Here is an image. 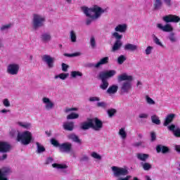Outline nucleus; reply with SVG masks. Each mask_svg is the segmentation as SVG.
I'll return each instance as SVG.
<instances>
[{
  "instance_id": "1",
  "label": "nucleus",
  "mask_w": 180,
  "mask_h": 180,
  "mask_svg": "<svg viewBox=\"0 0 180 180\" xmlns=\"http://www.w3.org/2000/svg\"><path fill=\"white\" fill-rule=\"evenodd\" d=\"M82 11L84 15L87 16V18H90L86 21V24L87 25H91L94 19H98V18H100L102 13H105V10L98 6V5H94L92 8H90L86 6H83L82 7Z\"/></svg>"
},
{
  "instance_id": "2",
  "label": "nucleus",
  "mask_w": 180,
  "mask_h": 180,
  "mask_svg": "<svg viewBox=\"0 0 180 180\" xmlns=\"http://www.w3.org/2000/svg\"><path fill=\"white\" fill-rule=\"evenodd\" d=\"M82 130H89L92 129L95 131H99L103 127V122L98 117L89 118L87 122H84L81 124Z\"/></svg>"
},
{
  "instance_id": "3",
  "label": "nucleus",
  "mask_w": 180,
  "mask_h": 180,
  "mask_svg": "<svg viewBox=\"0 0 180 180\" xmlns=\"http://www.w3.org/2000/svg\"><path fill=\"white\" fill-rule=\"evenodd\" d=\"M117 81L118 82L125 81L121 86V92L122 94H129V92H130V89H131V81H133V76L123 73L117 77Z\"/></svg>"
},
{
  "instance_id": "4",
  "label": "nucleus",
  "mask_w": 180,
  "mask_h": 180,
  "mask_svg": "<svg viewBox=\"0 0 180 180\" xmlns=\"http://www.w3.org/2000/svg\"><path fill=\"white\" fill-rule=\"evenodd\" d=\"M32 133L29 131H25L20 134V132L18 133L17 141H20L21 144L23 146H27V144H30L32 141Z\"/></svg>"
},
{
  "instance_id": "5",
  "label": "nucleus",
  "mask_w": 180,
  "mask_h": 180,
  "mask_svg": "<svg viewBox=\"0 0 180 180\" xmlns=\"http://www.w3.org/2000/svg\"><path fill=\"white\" fill-rule=\"evenodd\" d=\"M46 19L41 15L37 14L34 15L33 18V27L36 30V29H39V27H41L44 23Z\"/></svg>"
},
{
  "instance_id": "6",
  "label": "nucleus",
  "mask_w": 180,
  "mask_h": 180,
  "mask_svg": "<svg viewBox=\"0 0 180 180\" xmlns=\"http://www.w3.org/2000/svg\"><path fill=\"white\" fill-rule=\"evenodd\" d=\"M115 176H124L129 174V171L127 169L122 167H117L113 166L112 167Z\"/></svg>"
},
{
  "instance_id": "7",
  "label": "nucleus",
  "mask_w": 180,
  "mask_h": 180,
  "mask_svg": "<svg viewBox=\"0 0 180 180\" xmlns=\"http://www.w3.org/2000/svg\"><path fill=\"white\" fill-rule=\"evenodd\" d=\"M162 19L166 23H178L180 21L179 16L172 14L164 16Z\"/></svg>"
},
{
  "instance_id": "8",
  "label": "nucleus",
  "mask_w": 180,
  "mask_h": 180,
  "mask_svg": "<svg viewBox=\"0 0 180 180\" xmlns=\"http://www.w3.org/2000/svg\"><path fill=\"white\" fill-rule=\"evenodd\" d=\"M116 75V70H111L105 72H101L98 75L100 79H108V78H112V77Z\"/></svg>"
},
{
  "instance_id": "9",
  "label": "nucleus",
  "mask_w": 180,
  "mask_h": 180,
  "mask_svg": "<svg viewBox=\"0 0 180 180\" xmlns=\"http://www.w3.org/2000/svg\"><path fill=\"white\" fill-rule=\"evenodd\" d=\"M7 72L10 75H18L19 72V65L18 64H10L7 67Z\"/></svg>"
},
{
  "instance_id": "10",
  "label": "nucleus",
  "mask_w": 180,
  "mask_h": 180,
  "mask_svg": "<svg viewBox=\"0 0 180 180\" xmlns=\"http://www.w3.org/2000/svg\"><path fill=\"white\" fill-rule=\"evenodd\" d=\"M42 61L46 63L49 68H53L54 67V58H51L50 55H44L42 56Z\"/></svg>"
},
{
  "instance_id": "11",
  "label": "nucleus",
  "mask_w": 180,
  "mask_h": 180,
  "mask_svg": "<svg viewBox=\"0 0 180 180\" xmlns=\"http://www.w3.org/2000/svg\"><path fill=\"white\" fill-rule=\"evenodd\" d=\"M59 150L62 153H70V151H72V143H63L60 144Z\"/></svg>"
},
{
  "instance_id": "12",
  "label": "nucleus",
  "mask_w": 180,
  "mask_h": 180,
  "mask_svg": "<svg viewBox=\"0 0 180 180\" xmlns=\"http://www.w3.org/2000/svg\"><path fill=\"white\" fill-rule=\"evenodd\" d=\"M11 145L7 142L0 141V153H9Z\"/></svg>"
},
{
  "instance_id": "13",
  "label": "nucleus",
  "mask_w": 180,
  "mask_h": 180,
  "mask_svg": "<svg viewBox=\"0 0 180 180\" xmlns=\"http://www.w3.org/2000/svg\"><path fill=\"white\" fill-rule=\"evenodd\" d=\"M157 27H158V29L160 30H162V32H172V30H174V28L169 24H166L165 26H163L162 24L158 23L157 24Z\"/></svg>"
},
{
  "instance_id": "14",
  "label": "nucleus",
  "mask_w": 180,
  "mask_h": 180,
  "mask_svg": "<svg viewBox=\"0 0 180 180\" xmlns=\"http://www.w3.org/2000/svg\"><path fill=\"white\" fill-rule=\"evenodd\" d=\"M168 130L169 131H172L173 134L175 137H180V128L175 127V124H172L170 126L167 127Z\"/></svg>"
},
{
  "instance_id": "15",
  "label": "nucleus",
  "mask_w": 180,
  "mask_h": 180,
  "mask_svg": "<svg viewBox=\"0 0 180 180\" xmlns=\"http://www.w3.org/2000/svg\"><path fill=\"white\" fill-rule=\"evenodd\" d=\"M156 151L158 153H162V154H168L170 150L169 148H168V146L158 145L156 146Z\"/></svg>"
},
{
  "instance_id": "16",
  "label": "nucleus",
  "mask_w": 180,
  "mask_h": 180,
  "mask_svg": "<svg viewBox=\"0 0 180 180\" xmlns=\"http://www.w3.org/2000/svg\"><path fill=\"white\" fill-rule=\"evenodd\" d=\"M42 101L44 103H46L45 108L47 110H51V109L54 108V103L51 102L50 98L44 97L43 98Z\"/></svg>"
},
{
  "instance_id": "17",
  "label": "nucleus",
  "mask_w": 180,
  "mask_h": 180,
  "mask_svg": "<svg viewBox=\"0 0 180 180\" xmlns=\"http://www.w3.org/2000/svg\"><path fill=\"white\" fill-rule=\"evenodd\" d=\"M174 119H175V114L167 115L163 123V126H168V124H170V123H172V122H174Z\"/></svg>"
},
{
  "instance_id": "18",
  "label": "nucleus",
  "mask_w": 180,
  "mask_h": 180,
  "mask_svg": "<svg viewBox=\"0 0 180 180\" xmlns=\"http://www.w3.org/2000/svg\"><path fill=\"white\" fill-rule=\"evenodd\" d=\"M69 140H72L74 143H77V144H82V140L79 139V137L75 134H70L68 136Z\"/></svg>"
},
{
  "instance_id": "19",
  "label": "nucleus",
  "mask_w": 180,
  "mask_h": 180,
  "mask_svg": "<svg viewBox=\"0 0 180 180\" xmlns=\"http://www.w3.org/2000/svg\"><path fill=\"white\" fill-rule=\"evenodd\" d=\"M109 63V57L106 56L101 58L95 65V68H99L101 65H104L105 64H108Z\"/></svg>"
},
{
  "instance_id": "20",
  "label": "nucleus",
  "mask_w": 180,
  "mask_h": 180,
  "mask_svg": "<svg viewBox=\"0 0 180 180\" xmlns=\"http://www.w3.org/2000/svg\"><path fill=\"white\" fill-rule=\"evenodd\" d=\"M64 130H67L68 131H72L74 130V122H65L63 126Z\"/></svg>"
},
{
  "instance_id": "21",
  "label": "nucleus",
  "mask_w": 180,
  "mask_h": 180,
  "mask_svg": "<svg viewBox=\"0 0 180 180\" xmlns=\"http://www.w3.org/2000/svg\"><path fill=\"white\" fill-rule=\"evenodd\" d=\"M123 46V43H122V41L120 40H116L115 42L114 43V45L112 48L111 51L112 53H115V51H117V50H120V48Z\"/></svg>"
},
{
  "instance_id": "22",
  "label": "nucleus",
  "mask_w": 180,
  "mask_h": 180,
  "mask_svg": "<svg viewBox=\"0 0 180 180\" xmlns=\"http://www.w3.org/2000/svg\"><path fill=\"white\" fill-rule=\"evenodd\" d=\"M162 0H154L153 1V9L154 11H159L162 8Z\"/></svg>"
},
{
  "instance_id": "23",
  "label": "nucleus",
  "mask_w": 180,
  "mask_h": 180,
  "mask_svg": "<svg viewBox=\"0 0 180 180\" xmlns=\"http://www.w3.org/2000/svg\"><path fill=\"white\" fill-rule=\"evenodd\" d=\"M148 157H150V155L147 153L136 154V158H138V160H139L140 161H143V162H146L147 160H148Z\"/></svg>"
},
{
  "instance_id": "24",
  "label": "nucleus",
  "mask_w": 180,
  "mask_h": 180,
  "mask_svg": "<svg viewBox=\"0 0 180 180\" xmlns=\"http://www.w3.org/2000/svg\"><path fill=\"white\" fill-rule=\"evenodd\" d=\"M115 32H119L120 33H124L126 30H127V25L126 24L123 25H118L115 28Z\"/></svg>"
},
{
  "instance_id": "25",
  "label": "nucleus",
  "mask_w": 180,
  "mask_h": 180,
  "mask_svg": "<svg viewBox=\"0 0 180 180\" xmlns=\"http://www.w3.org/2000/svg\"><path fill=\"white\" fill-rule=\"evenodd\" d=\"M117 89H119V86L117 85H112L107 89V94L109 95L116 94V92H117Z\"/></svg>"
},
{
  "instance_id": "26",
  "label": "nucleus",
  "mask_w": 180,
  "mask_h": 180,
  "mask_svg": "<svg viewBox=\"0 0 180 180\" xmlns=\"http://www.w3.org/2000/svg\"><path fill=\"white\" fill-rule=\"evenodd\" d=\"M101 80L102 84L100 85L101 89H103L105 91V89H108V86H109V82L107 81V79H100Z\"/></svg>"
},
{
  "instance_id": "27",
  "label": "nucleus",
  "mask_w": 180,
  "mask_h": 180,
  "mask_svg": "<svg viewBox=\"0 0 180 180\" xmlns=\"http://www.w3.org/2000/svg\"><path fill=\"white\" fill-rule=\"evenodd\" d=\"M137 46L131 44H127L124 46V50H129L130 51H136Z\"/></svg>"
},
{
  "instance_id": "28",
  "label": "nucleus",
  "mask_w": 180,
  "mask_h": 180,
  "mask_svg": "<svg viewBox=\"0 0 180 180\" xmlns=\"http://www.w3.org/2000/svg\"><path fill=\"white\" fill-rule=\"evenodd\" d=\"M36 145H37V153H38V154H40L41 153H44V151H46V148H44V146H41L40 143L37 142Z\"/></svg>"
},
{
  "instance_id": "29",
  "label": "nucleus",
  "mask_w": 180,
  "mask_h": 180,
  "mask_svg": "<svg viewBox=\"0 0 180 180\" xmlns=\"http://www.w3.org/2000/svg\"><path fill=\"white\" fill-rule=\"evenodd\" d=\"M42 41H50L51 40V35L49 33H44L41 36Z\"/></svg>"
},
{
  "instance_id": "30",
  "label": "nucleus",
  "mask_w": 180,
  "mask_h": 180,
  "mask_svg": "<svg viewBox=\"0 0 180 180\" xmlns=\"http://www.w3.org/2000/svg\"><path fill=\"white\" fill-rule=\"evenodd\" d=\"M141 165L143 167V169H144V171H150V169H151V168H153V166L151 165V164H150L148 162H141Z\"/></svg>"
},
{
  "instance_id": "31",
  "label": "nucleus",
  "mask_w": 180,
  "mask_h": 180,
  "mask_svg": "<svg viewBox=\"0 0 180 180\" xmlns=\"http://www.w3.org/2000/svg\"><path fill=\"white\" fill-rule=\"evenodd\" d=\"M53 168H57L58 169H65L68 168V166L67 165H60L57 163H53L52 165Z\"/></svg>"
},
{
  "instance_id": "32",
  "label": "nucleus",
  "mask_w": 180,
  "mask_h": 180,
  "mask_svg": "<svg viewBox=\"0 0 180 180\" xmlns=\"http://www.w3.org/2000/svg\"><path fill=\"white\" fill-rule=\"evenodd\" d=\"M79 117V114L72 112L71 114H70L67 116V120H72L74 119H78Z\"/></svg>"
},
{
  "instance_id": "33",
  "label": "nucleus",
  "mask_w": 180,
  "mask_h": 180,
  "mask_svg": "<svg viewBox=\"0 0 180 180\" xmlns=\"http://www.w3.org/2000/svg\"><path fill=\"white\" fill-rule=\"evenodd\" d=\"M151 120L155 124H161V120L156 115L151 116Z\"/></svg>"
},
{
  "instance_id": "34",
  "label": "nucleus",
  "mask_w": 180,
  "mask_h": 180,
  "mask_svg": "<svg viewBox=\"0 0 180 180\" xmlns=\"http://www.w3.org/2000/svg\"><path fill=\"white\" fill-rule=\"evenodd\" d=\"M70 40L72 43H75L77 41V34L75 33V31L72 30L70 31Z\"/></svg>"
},
{
  "instance_id": "35",
  "label": "nucleus",
  "mask_w": 180,
  "mask_h": 180,
  "mask_svg": "<svg viewBox=\"0 0 180 180\" xmlns=\"http://www.w3.org/2000/svg\"><path fill=\"white\" fill-rule=\"evenodd\" d=\"M18 124L20 126V127H22L23 129H28L32 126L30 123H27V122H18Z\"/></svg>"
},
{
  "instance_id": "36",
  "label": "nucleus",
  "mask_w": 180,
  "mask_h": 180,
  "mask_svg": "<svg viewBox=\"0 0 180 180\" xmlns=\"http://www.w3.org/2000/svg\"><path fill=\"white\" fill-rule=\"evenodd\" d=\"M127 58L126 56H124V55H121L117 58V64H119L120 65H122V64H123V63H124V61H126Z\"/></svg>"
},
{
  "instance_id": "37",
  "label": "nucleus",
  "mask_w": 180,
  "mask_h": 180,
  "mask_svg": "<svg viewBox=\"0 0 180 180\" xmlns=\"http://www.w3.org/2000/svg\"><path fill=\"white\" fill-rule=\"evenodd\" d=\"M70 76L68 73H60L58 75H56L55 78H60V79H66Z\"/></svg>"
},
{
  "instance_id": "38",
  "label": "nucleus",
  "mask_w": 180,
  "mask_h": 180,
  "mask_svg": "<svg viewBox=\"0 0 180 180\" xmlns=\"http://www.w3.org/2000/svg\"><path fill=\"white\" fill-rule=\"evenodd\" d=\"M117 110H116V109H115V108L109 109L107 111L109 117H113V116H115V114L117 113Z\"/></svg>"
},
{
  "instance_id": "39",
  "label": "nucleus",
  "mask_w": 180,
  "mask_h": 180,
  "mask_svg": "<svg viewBox=\"0 0 180 180\" xmlns=\"http://www.w3.org/2000/svg\"><path fill=\"white\" fill-rule=\"evenodd\" d=\"M119 134L121 136L122 139H126L127 137V134L124 130V128H121L119 131Z\"/></svg>"
},
{
  "instance_id": "40",
  "label": "nucleus",
  "mask_w": 180,
  "mask_h": 180,
  "mask_svg": "<svg viewBox=\"0 0 180 180\" xmlns=\"http://www.w3.org/2000/svg\"><path fill=\"white\" fill-rule=\"evenodd\" d=\"M82 72L79 71H72L71 72V77H72V78H76V77H82Z\"/></svg>"
},
{
  "instance_id": "41",
  "label": "nucleus",
  "mask_w": 180,
  "mask_h": 180,
  "mask_svg": "<svg viewBox=\"0 0 180 180\" xmlns=\"http://www.w3.org/2000/svg\"><path fill=\"white\" fill-rule=\"evenodd\" d=\"M65 57H78V56H81V53L76 52L75 53H64Z\"/></svg>"
},
{
  "instance_id": "42",
  "label": "nucleus",
  "mask_w": 180,
  "mask_h": 180,
  "mask_svg": "<svg viewBox=\"0 0 180 180\" xmlns=\"http://www.w3.org/2000/svg\"><path fill=\"white\" fill-rule=\"evenodd\" d=\"M51 143L52 146H53L54 147H58L59 148H60V146H61V144H60L58 141L56 140L55 139H52L51 140Z\"/></svg>"
},
{
  "instance_id": "43",
  "label": "nucleus",
  "mask_w": 180,
  "mask_h": 180,
  "mask_svg": "<svg viewBox=\"0 0 180 180\" xmlns=\"http://www.w3.org/2000/svg\"><path fill=\"white\" fill-rule=\"evenodd\" d=\"M146 99L148 105H155V101H154V100H153V98H151L150 96H146Z\"/></svg>"
},
{
  "instance_id": "44",
  "label": "nucleus",
  "mask_w": 180,
  "mask_h": 180,
  "mask_svg": "<svg viewBox=\"0 0 180 180\" xmlns=\"http://www.w3.org/2000/svg\"><path fill=\"white\" fill-rule=\"evenodd\" d=\"M91 156L93 158H95V160H102V156H101V155L98 154L96 152H93Z\"/></svg>"
},
{
  "instance_id": "45",
  "label": "nucleus",
  "mask_w": 180,
  "mask_h": 180,
  "mask_svg": "<svg viewBox=\"0 0 180 180\" xmlns=\"http://www.w3.org/2000/svg\"><path fill=\"white\" fill-rule=\"evenodd\" d=\"M90 44L93 49H95L96 47V41L95 40V37H91Z\"/></svg>"
},
{
  "instance_id": "46",
  "label": "nucleus",
  "mask_w": 180,
  "mask_h": 180,
  "mask_svg": "<svg viewBox=\"0 0 180 180\" xmlns=\"http://www.w3.org/2000/svg\"><path fill=\"white\" fill-rule=\"evenodd\" d=\"M169 39L172 43H175L176 41V38H175V33L171 32L169 36Z\"/></svg>"
},
{
  "instance_id": "47",
  "label": "nucleus",
  "mask_w": 180,
  "mask_h": 180,
  "mask_svg": "<svg viewBox=\"0 0 180 180\" xmlns=\"http://www.w3.org/2000/svg\"><path fill=\"white\" fill-rule=\"evenodd\" d=\"M153 41L155 44H158V46H162V44L161 43V41H160V39H158V37H157L156 36H154Z\"/></svg>"
},
{
  "instance_id": "48",
  "label": "nucleus",
  "mask_w": 180,
  "mask_h": 180,
  "mask_svg": "<svg viewBox=\"0 0 180 180\" xmlns=\"http://www.w3.org/2000/svg\"><path fill=\"white\" fill-rule=\"evenodd\" d=\"M155 140H157V135L155 134V132H150V141H155Z\"/></svg>"
},
{
  "instance_id": "49",
  "label": "nucleus",
  "mask_w": 180,
  "mask_h": 180,
  "mask_svg": "<svg viewBox=\"0 0 180 180\" xmlns=\"http://www.w3.org/2000/svg\"><path fill=\"white\" fill-rule=\"evenodd\" d=\"M112 36L116 39V40H120L122 37H123V35L119 34L117 32H114Z\"/></svg>"
},
{
  "instance_id": "50",
  "label": "nucleus",
  "mask_w": 180,
  "mask_h": 180,
  "mask_svg": "<svg viewBox=\"0 0 180 180\" xmlns=\"http://www.w3.org/2000/svg\"><path fill=\"white\" fill-rule=\"evenodd\" d=\"M89 101L90 102H99V101H101V98H99V97H96V96L90 97Z\"/></svg>"
},
{
  "instance_id": "51",
  "label": "nucleus",
  "mask_w": 180,
  "mask_h": 180,
  "mask_svg": "<svg viewBox=\"0 0 180 180\" xmlns=\"http://www.w3.org/2000/svg\"><path fill=\"white\" fill-rule=\"evenodd\" d=\"M3 105L6 106V108H9V106H11V103L8 98H6L3 101Z\"/></svg>"
},
{
  "instance_id": "52",
  "label": "nucleus",
  "mask_w": 180,
  "mask_h": 180,
  "mask_svg": "<svg viewBox=\"0 0 180 180\" xmlns=\"http://www.w3.org/2000/svg\"><path fill=\"white\" fill-rule=\"evenodd\" d=\"M98 108H103L104 109L106 108L107 104L105 102H98L97 103Z\"/></svg>"
},
{
  "instance_id": "53",
  "label": "nucleus",
  "mask_w": 180,
  "mask_h": 180,
  "mask_svg": "<svg viewBox=\"0 0 180 180\" xmlns=\"http://www.w3.org/2000/svg\"><path fill=\"white\" fill-rule=\"evenodd\" d=\"M19 133V131H17L15 129H12L11 131H10V136L11 137H15L16 136V134H17V136H18V134Z\"/></svg>"
},
{
  "instance_id": "54",
  "label": "nucleus",
  "mask_w": 180,
  "mask_h": 180,
  "mask_svg": "<svg viewBox=\"0 0 180 180\" xmlns=\"http://www.w3.org/2000/svg\"><path fill=\"white\" fill-rule=\"evenodd\" d=\"M68 65L65 63H62V71H63L64 72H67V71H68Z\"/></svg>"
},
{
  "instance_id": "55",
  "label": "nucleus",
  "mask_w": 180,
  "mask_h": 180,
  "mask_svg": "<svg viewBox=\"0 0 180 180\" xmlns=\"http://www.w3.org/2000/svg\"><path fill=\"white\" fill-rule=\"evenodd\" d=\"M151 50H153V46H148L146 49V54L147 56L151 54Z\"/></svg>"
},
{
  "instance_id": "56",
  "label": "nucleus",
  "mask_w": 180,
  "mask_h": 180,
  "mask_svg": "<svg viewBox=\"0 0 180 180\" xmlns=\"http://www.w3.org/2000/svg\"><path fill=\"white\" fill-rule=\"evenodd\" d=\"M78 110V108H66L65 112L66 113H68V112H74Z\"/></svg>"
},
{
  "instance_id": "57",
  "label": "nucleus",
  "mask_w": 180,
  "mask_h": 180,
  "mask_svg": "<svg viewBox=\"0 0 180 180\" xmlns=\"http://www.w3.org/2000/svg\"><path fill=\"white\" fill-rule=\"evenodd\" d=\"M53 161H54V160L53 159V158L49 157V158H48L46 159V164L47 165H49V164H52Z\"/></svg>"
},
{
  "instance_id": "58",
  "label": "nucleus",
  "mask_w": 180,
  "mask_h": 180,
  "mask_svg": "<svg viewBox=\"0 0 180 180\" xmlns=\"http://www.w3.org/2000/svg\"><path fill=\"white\" fill-rule=\"evenodd\" d=\"M163 1L165 5H167V6H168L169 8H170V6H172V4L171 3V0H163Z\"/></svg>"
},
{
  "instance_id": "59",
  "label": "nucleus",
  "mask_w": 180,
  "mask_h": 180,
  "mask_svg": "<svg viewBox=\"0 0 180 180\" xmlns=\"http://www.w3.org/2000/svg\"><path fill=\"white\" fill-rule=\"evenodd\" d=\"M147 117H148V115L146 113H141L139 115L140 119H147Z\"/></svg>"
},
{
  "instance_id": "60",
  "label": "nucleus",
  "mask_w": 180,
  "mask_h": 180,
  "mask_svg": "<svg viewBox=\"0 0 180 180\" xmlns=\"http://www.w3.org/2000/svg\"><path fill=\"white\" fill-rule=\"evenodd\" d=\"M9 27H11V24H8V25H3L1 27V30H5L6 29H9Z\"/></svg>"
},
{
  "instance_id": "61",
  "label": "nucleus",
  "mask_w": 180,
  "mask_h": 180,
  "mask_svg": "<svg viewBox=\"0 0 180 180\" xmlns=\"http://www.w3.org/2000/svg\"><path fill=\"white\" fill-rule=\"evenodd\" d=\"M3 174H4V176H5V174H9V172H11V169L9 168H4L3 169Z\"/></svg>"
},
{
  "instance_id": "62",
  "label": "nucleus",
  "mask_w": 180,
  "mask_h": 180,
  "mask_svg": "<svg viewBox=\"0 0 180 180\" xmlns=\"http://www.w3.org/2000/svg\"><path fill=\"white\" fill-rule=\"evenodd\" d=\"M141 144H143V142L139 141V142L133 143V146L134 147H140V146H141Z\"/></svg>"
},
{
  "instance_id": "63",
  "label": "nucleus",
  "mask_w": 180,
  "mask_h": 180,
  "mask_svg": "<svg viewBox=\"0 0 180 180\" xmlns=\"http://www.w3.org/2000/svg\"><path fill=\"white\" fill-rule=\"evenodd\" d=\"M8 158L7 154H4L2 157L0 156V161H4V160H6Z\"/></svg>"
},
{
  "instance_id": "64",
  "label": "nucleus",
  "mask_w": 180,
  "mask_h": 180,
  "mask_svg": "<svg viewBox=\"0 0 180 180\" xmlns=\"http://www.w3.org/2000/svg\"><path fill=\"white\" fill-rule=\"evenodd\" d=\"M175 150L177 153H180V145H176Z\"/></svg>"
}]
</instances>
